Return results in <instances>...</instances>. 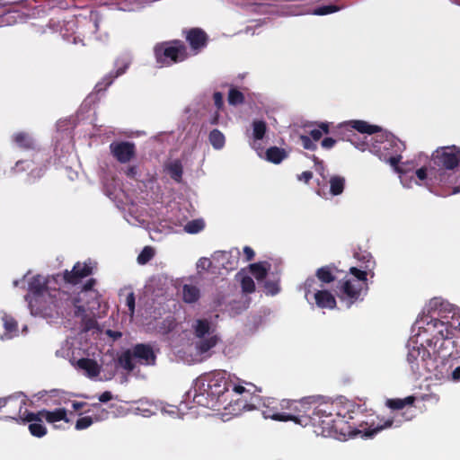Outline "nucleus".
I'll return each instance as SVG.
<instances>
[{"label":"nucleus","mask_w":460,"mask_h":460,"mask_svg":"<svg viewBox=\"0 0 460 460\" xmlns=\"http://www.w3.org/2000/svg\"><path fill=\"white\" fill-rule=\"evenodd\" d=\"M230 387L231 379L226 371L205 375L196 380L193 400L201 407L215 411L224 409L234 415L255 408L252 403L247 402L245 395L232 400Z\"/></svg>","instance_id":"obj_1"},{"label":"nucleus","mask_w":460,"mask_h":460,"mask_svg":"<svg viewBox=\"0 0 460 460\" xmlns=\"http://www.w3.org/2000/svg\"><path fill=\"white\" fill-rule=\"evenodd\" d=\"M96 285L95 279H90L82 286L80 292L70 294L62 288H53L49 294L47 302H43L38 308L40 311L55 312L56 314L62 317H83L85 313L84 305L90 306V300L96 299L97 290L93 288Z\"/></svg>","instance_id":"obj_2"},{"label":"nucleus","mask_w":460,"mask_h":460,"mask_svg":"<svg viewBox=\"0 0 460 460\" xmlns=\"http://www.w3.org/2000/svg\"><path fill=\"white\" fill-rule=\"evenodd\" d=\"M351 413L346 406L322 403L314 406L312 417L303 416L299 422L302 427L312 426L318 436H336L344 433L345 426L353 419Z\"/></svg>","instance_id":"obj_3"},{"label":"nucleus","mask_w":460,"mask_h":460,"mask_svg":"<svg viewBox=\"0 0 460 460\" xmlns=\"http://www.w3.org/2000/svg\"><path fill=\"white\" fill-rule=\"evenodd\" d=\"M430 163L435 170V180L442 186L456 185L458 176L456 170L460 166V147L456 146H441L431 153Z\"/></svg>","instance_id":"obj_4"},{"label":"nucleus","mask_w":460,"mask_h":460,"mask_svg":"<svg viewBox=\"0 0 460 460\" xmlns=\"http://www.w3.org/2000/svg\"><path fill=\"white\" fill-rule=\"evenodd\" d=\"M449 352H444L443 349H435L431 353L425 347L413 348L408 353L406 360L411 367V371L419 376L429 373L440 379L443 376L444 360L449 355Z\"/></svg>","instance_id":"obj_5"},{"label":"nucleus","mask_w":460,"mask_h":460,"mask_svg":"<svg viewBox=\"0 0 460 460\" xmlns=\"http://www.w3.org/2000/svg\"><path fill=\"white\" fill-rule=\"evenodd\" d=\"M153 50L156 63L160 66H170L183 62L190 56L185 43L180 40L157 43Z\"/></svg>","instance_id":"obj_6"},{"label":"nucleus","mask_w":460,"mask_h":460,"mask_svg":"<svg viewBox=\"0 0 460 460\" xmlns=\"http://www.w3.org/2000/svg\"><path fill=\"white\" fill-rule=\"evenodd\" d=\"M93 274L92 261H77L72 270H65L57 273L53 279L56 283L63 282L65 285L75 286L81 283L82 279Z\"/></svg>","instance_id":"obj_7"},{"label":"nucleus","mask_w":460,"mask_h":460,"mask_svg":"<svg viewBox=\"0 0 460 460\" xmlns=\"http://www.w3.org/2000/svg\"><path fill=\"white\" fill-rule=\"evenodd\" d=\"M365 288L367 290V285L356 283L355 280L345 277L338 282L335 292L339 299L344 301L347 307H350L355 302L361 299Z\"/></svg>","instance_id":"obj_8"},{"label":"nucleus","mask_w":460,"mask_h":460,"mask_svg":"<svg viewBox=\"0 0 460 460\" xmlns=\"http://www.w3.org/2000/svg\"><path fill=\"white\" fill-rule=\"evenodd\" d=\"M43 420L53 424L55 429L58 428V426L55 425L58 421L70 422L67 417V411L64 407L55 408L52 411L42 409L37 412L28 411L27 410L24 411L23 421H42Z\"/></svg>","instance_id":"obj_9"},{"label":"nucleus","mask_w":460,"mask_h":460,"mask_svg":"<svg viewBox=\"0 0 460 460\" xmlns=\"http://www.w3.org/2000/svg\"><path fill=\"white\" fill-rule=\"evenodd\" d=\"M314 402V400L311 397L303 398L299 402H289L288 400H282L280 407L282 410L288 411H286V416L295 417V419L288 420V421H294L300 425L299 419H301V417H312V411L314 410L312 404Z\"/></svg>","instance_id":"obj_10"},{"label":"nucleus","mask_w":460,"mask_h":460,"mask_svg":"<svg viewBox=\"0 0 460 460\" xmlns=\"http://www.w3.org/2000/svg\"><path fill=\"white\" fill-rule=\"evenodd\" d=\"M28 291L32 296L29 300V304L39 308L43 302H47L49 294L51 293L52 289L49 288L41 276L37 275L29 282Z\"/></svg>","instance_id":"obj_11"},{"label":"nucleus","mask_w":460,"mask_h":460,"mask_svg":"<svg viewBox=\"0 0 460 460\" xmlns=\"http://www.w3.org/2000/svg\"><path fill=\"white\" fill-rule=\"evenodd\" d=\"M110 150L115 160L122 164L129 163L137 154L136 145L128 141L112 142Z\"/></svg>","instance_id":"obj_12"},{"label":"nucleus","mask_w":460,"mask_h":460,"mask_svg":"<svg viewBox=\"0 0 460 460\" xmlns=\"http://www.w3.org/2000/svg\"><path fill=\"white\" fill-rule=\"evenodd\" d=\"M183 36L189 43L193 55L199 53L208 41V35L200 28L184 30Z\"/></svg>","instance_id":"obj_13"},{"label":"nucleus","mask_w":460,"mask_h":460,"mask_svg":"<svg viewBox=\"0 0 460 460\" xmlns=\"http://www.w3.org/2000/svg\"><path fill=\"white\" fill-rule=\"evenodd\" d=\"M131 353L142 365L154 366L155 363V354L149 344L138 343L133 347Z\"/></svg>","instance_id":"obj_14"},{"label":"nucleus","mask_w":460,"mask_h":460,"mask_svg":"<svg viewBox=\"0 0 460 460\" xmlns=\"http://www.w3.org/2000/svg\"><path fill=\"white\" fill-rule=\"evenodd\" d=\"M281 402H278L275 400L269 401L268 404H265V409L263 410V415L266 419H271L277 421H288V420H293L295 417L286 416V411H280Z\"/></svg>","instance_id":"obj_15"},{"label":"nucleus","mask_w":460,"mask_h":460,"mask_svg":"<svg viewBox=\"0 0 460 460\" xmlns=\"http://www.w3.org/2000/svg\"><path fill=\"white\" fill-rule=\"evenodd\" d=\"M12 404L18 405L19 407V417L22 420L23 416H21V411L22 407L25 406V400L18 401L17 402H13ZM22 422H29L28 430L31 432V436L41 438L48 434V429L44 424H42V420H22Z\"/></svg>","instance_id":"obj_16"},{"label":"nucleus","mask_w":460,"mask_h":460,"mask_svg":"<svg viewBox=\"0 0 460 460\" xmlns=\"http://www.w3.org/2000/svg\"><path fill=\"white\" fill-rule=\"evenodd\" d=\"M314 299L316 306L322 309H335L337 306V301L333 295L330 291L316 290L314 293Z\"/></svg>","instance_id":"obj_17"},{"label":"nucleus","mask_w":460,"mask_h":460,"mask_svg":"<svg viewBox=\"0 0 460 460\" xmlns=\"http://www.w3.org/2000/svg\"><path fill=\"white\" fill-rule=\"evenodd\" d=\"M341 272L335 264H329L317 269L315 277L323 284H330L338 279V274Z\"/></svg>","instance_id":"obj_18"},{"label":"nucleus","mask_w":460,"mask_h":460,"mask_svg":"<svg viewBox=\"0 0 460 460\" xmlns=\"http://www.w3.org/2000/svg\"><path fill=\"white\" fill-rule=\"evenodd\" d=\"M361 134L373 135L381 131L377 125H371L366 120H351L348 124L341 125V128H346L349 126Z\"/></svg>","instance_id":"obj_19"},{"label":"nucleus","mask_w":460,"mask_h":460,"mask_svg":"<svg viewBox=\"0 0 460 460\" xmlns=\"http://www.w3.org/2000/svg\"><path fill=\"white\" fill-rule=\"evenodd\" d=\"M85 372L86 376L94 378L100 374V367L94 359L89 358H82L78 359L75 365Z\"/></svg>","instance_id":"obj_20"},{"label":"nucleus","mask_w":460,"mask_h":460,"mask_svg":"<svg viewBox=\"0 0 460 460\" xmlns=\"http://www.w3.org/2000/svg\"><path fill=\"white\" fill-rule=\"evenodd\" d=\"M13 141L16 143V145L22 148L23 150H34L36 148V144L31 136L25 132H19L17 134L13 135Z\"/></svg>","instance_id":"obj_21"},{"label":"nucleus","mask_w":460,"mask_h":460,"mask_svg":"<svg viewBox=\"0 0 460 460\" xmlns=\"http://www.w3.org/2000/svg\"><path fill=\"white\" fill-rule=\"evenodd\" d=\"M415 396L409 395L402 399L401 398H390L385 402V406L392 410H401L406 406H411L415 402Z\"/></svg>","instance_id":"obj_22"},{"label":"nucleus","mask_w":460,"mask_h":460,"mask_svg":"<svg viewBox=\"0 0 460 460\" xmlns=\"http://www.w3.org/2000/svg\"><path fill=\"white\" fill-rule=\"evenodd\" d=\"M182 299L187 304H192L199 299V289L192 284H183Z\"/></svg>","instance_id":"obj_23"},{"label":"nucleus","mask_w":460,"mask_h":460,"mask_svg":"<svg viewBox=\"0 0 460 460\" xmlns=\"http://www.w3.org/2000/svg\"><path fill=\"white\" fill-rule=\"evenodd\" d=\"M371 270H372L371 265H369V264L359 265L358 268L351 267L349 269L350 274L353 275V277H355L357 279V281H355V282L360 283L363 285H367V275H368V272H370Z\"/></svg>","instance_id":"obj_24"},{"label":"nucleus","mask_w":460,"mask_h":460,"mask_svg":"<svg viewBox=\"0 0 460 460\" xmlns=\"http://www.w3.org/2000/svg\"><path fill=\"white\" fill-rule=\"evenodd\" d=\"M401 152L402 150L396 149V153H382L378 155L381 160L385 163H389L393 168H394L398 172L402 173L404 171L398 165L402 159Z\"/></svg>","instance_id":"obj_25"},{"label":"nucleus","mask_w":460,"mask_h":460,"mask_svg":"<svg viewBox=\"0 0 460 460\" xmlns=\"http://www.w3.org/2000/svg\"><path fill=\"white\" fill-rule=\"evenodd\" d=\"M433 321V326L438 328V336L435 337L437 341H435V346L438 342H440V345L438 347L439 349H444V344L446 340L448 338L449 331L447 327V325L440 320L435 319Z\"/></svg>","instance_id":"obj_26"},{"label":"nucleus","mask_w":460,"mask_h":460,"mask_svg":"<svg viewBox=\"0 0 460 460\" xmlns=\"http://www.w3.org/2000/svg\"><path fill=\"white\" fill-rule=\"evenodd\" d=\"M288 156L287 152L282 147L272 146L266 151V159L270 163L279 164Z\"/></svg>","instance_id":"obj_27"},{"label":"nucleus","mask_w":460,"mask_h":460,"mask_svg":"<svg viewBox=\"0 0 460 460\" xmlns=\"http://www.w3.org/2000/svg\"><path fill=\"white\" fill-rule=\"evenodd\" d=\"M165 170L169 176L177 182H181L182 179V164L181 162L179 160H176L174 162L169 163L165 166Z\"/></svg>","instance_id":"obj_28"},{"label":"nucleus","mask_w":460,"mask_h":460,"mask_svg":"<svg viewBox=\"0 0 460 460\" xmlns=\"http://www.w3.org/2000/svg\"><path fill=\"white\" fill-rule=\"evenodd\" d=\"M402 145L398 139L394 137L387 138L382 142L379 150H376V152L379 153V155L382 153H396L397 148L402 150Z\"/></svg>","instance_id":"obj_29"},{"label":"nucleus","mask_w":460,"mask_h":460,"mask_svg":"<svg viewBox=\"0 0 460 460\" xmlns=\"http://www.w3.org/2000/svg\"><path fill=\"white\" fill-rule=\"evenodd\" d=\"M330 193L332 196L341 195L344 190L345 179L343 176H331L329 180Z\"/></svg>","instance_id":"obj_30"},{"label":"nucleus","mask_w":460,"mask_h":460,"mask_svg":"<svg viewBox=\"0 0 460 460\" xmlns=\"http://www.w3.org/2000/svg\"><path fill=\"white\" fill-rule=\"evenodd\" d=\"M208 139L215 150H221L225 146V135L218 129H213L208 135Z\"/></svg>","instance_id":"obj_31"},{"label":"nucleus","mask_w":460,"mask_h":460,"mask_svg":"<svg viewBox=\"0 0 460 460\" xmlns=\"http://www.w3.org/2000/svg\"><path fill=\"white\" fill-rule=\"evenodd\" d=\"M195 336L202 339L210 332V323L207 319H198L193 325Z\"/></svg>","instance_id":"obj_32"},{"label":"nucleus","mask_w":460,"mask_h":460,"mask_svg":"<svg viewBox=\"0 0 460 460\" xmlns=\"http://www.w3.org/2000/svg\"><path fill=\"white\" fill-rule=\"evenodd\" d=\"M217 342H218V338L217 336H211L209 338H203L198 342L197 348L200 353H207L212 348H214Z\"/></svg>","instance_id":"obj_33"},{"label":"nucleus","mask_w":460,"mask_h":460,"mask_svg":"<svg viewBox=\"0 0 460 460\" xmlns=\"http://www.w3.org/2000/svg\"><path fill=\"white\" fill-rule=\"evenodd\" d=\"M134 356L130 350H127L121 354L119 358V365L124 367L127 371H133L136 367L134 364Z\"/></svg>","instance_id":"obj_34"},{"label":"nucleus","mask_w":460,"mask_h":460,"mask_svg":"<svg viewBox=\"0 0 460 460\" xmlns=\"http://www.w3.org/2000/svg\"><path fill=\"white\" fill-rule=\"evenodd\" d=\"M223 260L222 267L226 270H234L238 266V257L231 258V252H223L221 254Z\"/></svg>","instance_id":"obj_35"},{"label":"nucleus","mask_w":460,"mask_h":460,"mask_svg":"<svg viewBox=\"0 0 460 460\" xmlns=\"http://www.w3.org/2000/svg\"><path fill=\"white\" fill-rule=\"evenodd\" d=\"M447 305L441 298H431L429 303L428 312L432 314L438 312V315H439L441 312L446 311Z\"/></svg>","instance_id":"obj_36"},{"label":"nucleus","mask_w":460,"mask_h":460,"mask_svg":"<svg viewBox=\"0 0 460 460\" xmlns=\"http://www.w3.org/2000/svg\"><path fill=\"white\" fill-rule=\"evenodd\" d=\"M250 271L258 281L265 279L268 275V270L261 262L251 264Z\"/></svg>","instance_id":"obj_37"},{"label":"nucleus","mask_w":460,"mask_h":460,"mask_svg":"<svg viewBox=\"0 0 460 460\" xmlns=\"http://www.w3.org/2000/svg\"><path fill=\"white\" fill-rule=\"evenodd\" d=\"M253 137L256 140L263 139L267 132V124L264 120H253L252 122Z\"/></svg>","instance_id":"obj_38"},{"label":"nucleus","mask_w":460,"mask_h":460,"mask_svg":"<svg viewBox=\"0 0 460 460\" xmlns=\"http://www.w3.org/2000/svg\"><path fill=\"white\" fill-rule=\"evenodd\" d=\"M3 322L6 332L10 334L9 338L12 337V334L17 333L18 323L14 318H13L11 315L4 314L3 317Z\"/></svg>","instance_id":"obj_39"},{"label":"nucleus","mask_w":460,"mask_h":460,"mask_svg":"<svg viewBox=\"0 0 460 460\" xmlns=\"http://www.w3.org/2000/svg\"><path fill=\"white\" fill-rule=\"evenodd\" d=\"M204 230V220L203 219H193L189 221L184 226V231L189 234H197L199 231Z\"/></svg>","instance_id":"obj_40"},{"label":"nucleus","mask_w":460,"mask_h":460,"mask_svg":"<svg viewBox=\"0 0 460 460\" xmlns=\"http://www.w3.org/2000/svg\"><path fill=\"white\" fill-rule=\"evenodd\" d=\"M155 256V250L152 246H146L142 249L140 253L137 256V262L140 265L146 264L149 261H151Z\"/></svg>","instance_id":"obj_41"},{"label":"nucleus","mask_w":460,"mask_h":460,"mask_svg":"<svg viewBox=\"0 0 460 460\" xmlns=\"http://www.w3.org/2000/svg\"><path fill=\"white\" fill-rule=\"evenodd\" d=\"M243 94L240 93L236 88H230L228 93V103L230 105H239L243 102Z\"/></svg>","instance_id":"obj_42"},{"label":"nucleus","mask_w":460,"mask_h":460,"mask_svg":"<svg viewBox=\"0 0 460 460\" xmlns=\"http://www.w3.org/2000/svg\"><path fill=\"white\" fill-rule=\"evenodd\" d=\"M242 291L245 294H252L255 290V284L252 277L243 276L241 279Z\"/></svg>","instance_id":"obj_43"},{"label":"nucleus","mask_w":460,"mask_h":460,"mask_svg":"<svg viewBox=\"0 0 460 460\" xmlns=\"http://www.w3.org/2000/svg\"><path fill=\"white\" fill-rule=\"evenodd\" d=\"M354 258L360 262L359 265H371V269H373L374 261H372V256L367 252H355Z\"/></svg>","instance_id":"obj_44"},{"label":"nucleus","mask_w":460,"mask_h":460,"mask_svg":"<svg viewBox=\"0 0 460 460\" xmlns=\"http://www.w3.org/2000/svg\"><path fill=\"white\" fill-rule=\"evenodd\" d=\"M43 174H44V170L41 167L31 169V172H29V174L25 180V182L29 185L34 184L36 180L41 178L43 176Z\"/></svg>","instance_id":"obj_45"},{"label":"nucleus","mask_w":460,"mask_h":460,"mask_svg":"<svg viewBox=\"0 0 460 460\" xmlns=\"http://www.w3.org/2000/svg\"><path fill=\"white\" fill-rule=\"evenodd\" d=\"M93 423V418L90 416H85L78 419L75 422V429L83 430L92 426Z\"/></svg>","instance_id":"obj_46"},{"label":"nucleus","mask_w":460,"mask_h":460,"mask_svg":"<svg viewBox=\"0 0 460 460\" xmlns=\"http://www.w3.org/2000/svg\"><path fill=\"white\" fill-rule=\"evenodd\" d=\"M300 143L303 148L305 150H316L317 146L314 141L307 135H300Z\"/></svg>","instance_id":"obj_47"},{"label":"nucleus","mask_w":460,"mask_h":460,"mask_svg":"<svg viewBox=\"0 0 460 460\" xmlns=\"http://www.w3.org/2000/svg\"><path fill=\"white\" fill-rule=\"evenodd\" d=\"M392 426H393V420H385L384 425L377 426L374 429H369L366 430L364 436L365 437H372L374 434L380 432L385 428H388V427H392Z\"/></svg>","instance_id":"obj_48"},{"label":"nucleus","mask_w":460,"mask_h":460,"mask_svg":"<svg viewBox=\"0 0 460 460\" xmlns=\"http://www.w3.org/2000/svg\"><path fill=\"white\" fill-rule=\"evenodd\" d=\"M126 305L128 306L129 315L133 316L136 308V297L134 292H129L126 297Z\"/></svg>","instance_id":"obj_49"},{"label":"nucleus","mask_w":460,"mask_h":460,"mask_svg":"<svg viewBox=\"0 0 460 460\" xmlns=\"http://www.w3.org/2000/svg\"><path fill=\"white\" fill-rule=\"evenodd\" d=\"M93 407L98 410V413L95 415L94 418L96 421L104 420L108 418L109 411L106 409L100 406L99 403L93 404Z\"/></svg>","instance_id":"obj_50"},{"label":"nucleus","mask_w":460,"mask_h":460,"mask_svg":"<svg viewBox=\"0 0 460 460\" xmlns=\"http://www.w3.org/2000/svg\"><path fill=\"white\" fill-rule=\"evenodd\" d=\"M336 11H338V7L337 6H335V5H325V6H322V7H319V8L315 9L314 11V13L317 14V15H325V14H328V13H334Z\"/></svg>","instance_id":"obj_51"},{"label":"nucleus","mask_w":460,"mask_h":460,"mask_svg":"<svg viewBox=\"0 0 460 460\" xmlns=\"http://www.w3.org/2000/svg\"><path fill=\"white\" fill-rule=\"evenodd\" d=\"M230 394H251L243 385H236L231 381Z\"/></svg>","instance_id":"obj_52"},{"label":"nucleus","mask_w":460,"mask_h":460,"mask_svg":"<svg viewBox=\"0 0 460 460\" xmlns=\"http://www.w3.org/2000/svg\"><path fill=\"white\" fill-rule=\"evenodd\" d=\"M337 143V140L335 138H332L331 137H326L322 141V146L323 148H332L333 146H335Z\"/></svg>","instance_id":"obj_53"},{"label":"nucleus","mask_w":460,"mask_h":460,"mask_svg":"<svg viewBox=\"0 0 460 460\" xmlns=\"http://www.w3.org/2000/svg\"><path fill=\"white\" fill-rule=\"evenodd\" d=\"M137 172L138 169L137 165H129L125 170V175L128 176V178L135 179L137 175Z\"/></svg>","instance_id":"obj_54"},{"label":"nucleus","mask_w":460,"mask_h":460,"mask_svg":"<svg viewBox=\"0 0 460 460\" xmlns=\"http://www.w3.org/2000/svg\"><path fill=\"white\" fill-rule=\"evenodd\" d=\"M315 284V281L313 278H309L306 279L305 283H304V289H305V296L308 298V296L310 295L312 288L314 285Z\"/></svg>","instance_id":"obj_55"},{"label":"nucleus","mask_w":460,"mask_h":460,"mask_svg":"<svg viewBox=\"0 0 460 460\" xmlns=\"http://www.w3.org/2000/svg\"><path fill=\"white\" fill-rule=\"evenodd\" d=\"M243 252L246 261H250L253 260L255 253L251 246L245 245L243 249Z\"/></svg>","instance_id":"obj_56"},{"label":"nucleus","mask_w":460,"mask_h":460,"mask_svg":"<svg viewBox=\"0 0 460 460\" xmlns=\"http://www.w3.org/2000/svg\"><path fill=\"white\" fill-rule=\"evenodd\" d=\"M213 99L215 106L217 107V109H222L224 105L223 94L220 93H215L213 95Z\"/></svg>","instance_id":"obj_57"},{"label":"nucleus","mask_w":460,"mask_h":460,"mask_svg":"<svg viewBox=\"0 0 460 460\" xmlns=\"http://www.w3.org/2000/svg\"><path fill=\"white\" fill-rule=\"evenodd\" d=\"M415 175L420 181H425L428 178V169L426 167H420L416 170Z\"/></svg>","instance_id":"obj_58"},{"label":"nucleus","mask_w":460,"mask_h":460,"mask_svg":"<svg viewBox=\"0 0 460 460\" xmlns=\"http://www.w3.org/2000/svg\"><path fill=\"white\" fill-rule=\"evenodd\" d=\"M312 178H313V172H310V171L303 172L301 174H299L297 176V179L299 181H303L305 183H308L311 181Z\"/></svg>","instance_id":"obj_59"},{"label":"nucleus","mask_w":460,"mask_h":460,"mask_svg":"<svg viewBox=\"0 0 460 460\" xmlns=\"http://www.w3.org/2000/svg\"><path fill=\"white\" fill-rule=\"evenodd\" d=\"M323 131L320 130V129H317V128H314L312 129L310 132H309V137L314 140V141H318L322 138L323 137Z\"/></svg>","instance_id":"obj_60"},{"label":"nucleus","mask_w":460,"mask_h":460,"mask_svg":"<svg viewBox=\"0 0 460 460\" xmlns=\"http://www.w3.org/2000/svg\"><path fill=\"white\" fill-rule=\"evenodd\" d=\"M112 399V394L111 392H104L99 395L98 400L100 402H108Z\"/></svg>","instance_id":"obj_61"},{"label":"nucleus","mask_w":460,"mask_h":460,"mask_svg":"<svg viewBox=\"0 0 460 460\" xmlns=\"http://www.w3.org/2000/svg\"><path fill=\"white\" fill-rule=\"evenodd\" d=\"M13 402H17V399H13L12 397L8 398H0V410L3 407L7 406L8 404H12Z\"/></svg>","instance_id":"obj_62"},{"label":"nucleus","mask_w":460,"mask_h":460,"mask_svg":"<svg viewBox=\"0 0 460 460\" xmlns=\"http://www.w3.org/2000/svg\"><path fill=\"white\" fill-rule=\"evenodd\" d=\"M266 288L270 289L271 295L277 294L279 291L278 286L272 282H267Z\"/></svg>","instance_id":"obj_63"},{"label":"nucleus","mask_w":460,"mask_h":460,"mask_svg":"<svg viewBox=\"0 0 460 460\" xmlns=\"http://www.w3.org/2000/svg\"><path fill=\"white\" fill-rule=\"evenodd\" d=\"M451 379L456 382L460 381V367H457L452 371Z\"/></svg>","instance_id":"obj_64"}]
</instances>
